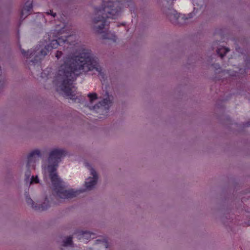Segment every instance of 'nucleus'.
<instances>
[{
    "instance_id": "obj_1",
    "label": "nucleus",
    "mask_w": 250,
    "mask_h": 250,
    "mask_svg": "<svg viewBox=\"0 0 250 250\" xmlns=\"http://www.w3.org/2000/svg\"><path fill=\"white\" fill-rule=\"evenodd\" d=\"M81 71L84 72L96 71L102 78H104V75L99 64L98 58L92 56L89 50H83L79 55L64 62L59 68L57 79L62 82L60 85L61 90L71 99H75V97L72 89L74 87L72 83Z\"/></svg>"
},
{
    "instance_id": "obj_2",
    "label": "nucleus",
    "mask_w": 250,
    "mask_h": 250,
    "mask_svg": "<svg viewBox=\"0 0 250 250\" xmlns=\"http://www.w3.org/2000/svg\"><path fill=\"white\" fill-rule=\"evenodd\" d=\"M132 5V0H102V5L94 8V17L92 19L94 30L98 33H102L105 26L109 25L107 19H115L123 6L130 7Z\"/></svg>"
},
{
    "instance_id": "obj_3",
    "label": "nucleus",
    "mask_w": 250,
    "mask_h": 250,
    "mask_svg": "<svg viewBox=\"0 0 250 250\" xmlns=\"http://www.w3.org/2000/svg\"><path fill=\"white\" fill-rule=\"evenodd\" d=\"M48 170L49 177L53 186L52 196L57 200L72 199L78 195L81 191L73 189H66L65 186L55 172L59 164L49 163Z\"/></svg>"
},
{
    "instance_id": "obj_4",
    "label": "nucleus",
    "mask_w": 250,
    "mask_h": 250,
    "mask_svg": "<svg viewBox=\"0 0 250 250\" xmlns=\"http://www.w3.org/2000/svg\"><path fill=\"white\" fill-rule=\"evenodd\" d=\"M52 195L50 196V198L51 199L50 202L47 197L45 198L43 203L41 204L38 205L35 204L33 200L30 197L26 199V202L28 205H31V207L36 210L39 211H44L49 208L52 205H57L58 204V202L53 201Z\"/></svg>"
},
{
    "instance_id": "obj_5",
    "label": "nucleus",
    "mask_w": 250,
    "mask_h": 250,
    "mask_svg": "<svg viewBox=\"0 0 250 250\" xmlns=\"http://www.w3.org/2000/svg\"><path fill=\"white\" fill-rule=\"evenodd\" d=\"M66 151L62 148H53L49 153L48 163L59 164L62 159L66 156Z\"/></svg>"
},
{
    "instance_id": "obj_6",
    "label": "nucleus",
    "mask_w": 250,
    "mask_h": 250,
    "mask_svg": "<svg viewBox=\"0 0 250 250\" xmlns=\"http://www.w3.org/2000/svg\"><path fill=\"white\" fill-rule=\"evenodd\" d=\"M65 42H69L68 39H63L62 37L58 38L57 40H52L50 44L45 45L43 48L40 50L41 57L43 58L47 54L49 50L53 48H56L59 45L62 46Z\"/></svg>"
},
{
    "instance_id": "obj_7",
    "label": "nucleus",
    "mask_w": 250,
    "mask_h": 250,
    "mask_svg": "<svg viewBox=\"0 0 250 250\" xmlns=\"http://www.w3.org/2000/svg\"><path fill=\"white\" fill-rule=\"evenodd\" d=\"M20 50L22 55L26 57L27 59L34 57V59L31 61V62L34 63H37L42 58H43V57H41V53L40 52V50L41 49H40L39 48L38 49L36 48L35 49H31L30 50H28L27 51L22 48H21Z\"/></svg>"
},
{
    "instance_id": "obj_8",
    "label": "nucleus",
    "mask_w": 250,
    "mask_h": 250,
    "mask_svg": "<svg viewBox=\"0 0 250 250\" xmlns=\"http://www.w3.org/2000/svg\"><path fill=\"white\" fill-rule=\"evenodd\" d=\"M91 174L93 176V177H89L85 182V187L89 190H91L97 184L98 180L97 172L93 168L91 169Z\"/></svg>"
},
{
    "instance_id": "obj_9",
    "label": "nucleus",
    "mask_w": 250,
    "mask_h": 250,
    "mask_svg": "<svg viewBox=\"0 0 250 250\" xmlns=\"http://www.w3.org/2000/svg\"><path fill=\"white\" fill-rule=\"evenodd\" d=\"M192 17L193 14L191 13L188 14L187 16L184 14H179L175 25L182 26L187 24Z\"/></svg>"
},
{
    "instance_id": "obj_10",
    "label": "nucleus",
    "mask_w": 250,
    "mask_h": 250,
    "mask_svg": "<svg viewBox=\"0 0 250 250\" xmlns=\"http://www.w3.org/2000/svg\"><path fill=\"white\" fill-rule=\"evenodd\" d=\"M41 157V153L39 150L35 149L31 152L27 157V167H29L34 163L37 158Z\"/></svg>"
},
{
    "instance_id": "obj_11",
    "label": "nucleus",
    "mask_w": 250,
    "mask_h": 250,
    "mask_svg": "<svg viewBox=\"0 0 250 250\" xmlns=\"http://www.w3.org/2000/svg\"><path fill=\"white\" fill-rule=\"evenodd\" d=\"M111 105V102L108 98L103 99L99 103L93 106L94 109H99L100 108H104L105 110H108Z\"/></svg>"
},
{
    "instance_id": "obj_12",
    "label": "nucleus",
    "mask_w": 250,
    "mask_h": 250,
    "mask_svg": "<svg viewBox=\"0 0 250 250\" xmlns=\"http://www.w3.org/2000/svg\"><path fill=\"white\" fill-rule=\"evenodd\" d=\"M32 9V2L27 1L21 13V20H23L28 15H29L30 14L29 12Z\"/></svg>"
},
{
    "instance_id": "obj_13",
    "label": "nucleus",
    "mask_w": 250,
    "mask_h": 250,
    "mask_svg": "<svg viewBox=\"0 0 250 250\" xmlns=\"http://www.w3.org/2000/svg\"><path fill=\"white\" fill-rule=\"evenodd\" d=\"M179 14L175 10L172 9H168V12L166 13L167 18L174 25L175 24Z\"/></svg>"
},
{
    "instance_id": "obj_14",
    "label": "nucleus",
    "mask_w": 250,
    "mask_h": 250,
    "mask_svg": "<svg viewBox=\"0 0 250 250\" xmlns=\"http://www.w3.org/2000/svg\"><path fill=\"white\" fill-rule=\"evenodd\" d=\"M229 51V49L228 48L221 46L217 49L216 52L221 58H223Z\"/></svg>"
},
{
    "instance_id": "obj_15",
    "label": "nucleus",
    "mask_w": 250,
    "mask_h": 250,
    "mask_svg": "<svg viewBox=\"0 0 250 250\" xmlns=\"http://www.w3.org/2000/svg\"><path fill=\"white\" fill-rule=\"evenodd\" d=\"M63 38V39H65L66 38L68 39L69 42H65L63 43L64 44H74L75 42V40L76 39V36L75 35H69L65 36H62Z\"/></svg>"
},
{
    "instance_id": "obj_16",
    "label": "nucleus",
    "mask_w": 250,
    "mask_h": 250,
    "mask_svg": "<svg viewBox=\"0 0 250 250\" xmlns=\"http://www.w3.org/2000/svg\"><path fill=\"white\" fill-rule=\"evenodd\" d=\"M72 237L69 236L68 237L66 240L63 241V244L62 246L63 247L71 246L72 244Z\"/></svg>"
},
{
    "instance_id": "obj_17",
    "label": "nucleus",
    "mask_w": 250,
    "mask_h": 250,
    "mask_svg": "<svg viewBox=\"0 0 250 250\" xmlns=\"http://www.w3.org/2000/svg\"><path fill=\"white\" fill-rule=\"evenodd\" d=\"M31 176V171L29 169V167H28V169L26 170V171L25 172V182H26V184L28 185V183L29 182V180Z\"/></svg>"
},
{
    "instance_id": "obj_18",
    "label": "nucleus",
    "mask_w": 250,
    "mask_h": 250,
    "mask_svg": "<svg viewBox=\"0 0 250 250\" xmlns=\"http://www.w3.org/2000/svg\"><path fill=\"white\" fill-rule=\"evenodd\" d=\"M89 98L90 102L92 104L93 102L98 99L97 94L96 93H89L87 95Z\"/></svg>"
},
{
    "instance_id": "obj_19",
    "label": "nucleus",
    "mask_w": 250,
    "mask_h": 250,
    "mask_svg": "<svg viewBox=\"0 0 250 250\" xmlns=\"http://www.w3.org/2000/svg\"><path fill=\"white\" fill-rule=\"evenodd\" d=\"M194 6L201 8L204 5V0H192Z\"/></svg>"
},
{
    "instance_id": "obj_20",
    "label": "nucleus",
    "mask_w": 250,
    "mask_h": 250,
    "mask_svg": "<svg viewBox=\"0 0 250 250\" xmlns=\"http://www.w3.org/2000/svg\"><path fill=\"white\" fill-rule=\"evenodd\" d=\"M39 183V180L37 176L34 177V176H32L30 179V181L29 182V185L34 184V183Z\"/></svg>"
},
{
    "instance_id": "obj_21",
    "label": "nucleus",
    "mask_w": 250,
    "mask_h": 250,
    "mask_svg": "<svg viewBox=\"0 0 250 250\" xmlns=\"http://www.w3.org/2000/svg\"><path fill=\"white\" fill-rule=\"evenodd\" d=\"M63 55V54L62 51L58 50L56 51L55 54V57L57 58L58 60H59L62 57Z\"/></svg>"
},
{
    "instance_id": "obj_22",
    "label": "nucleus",
    "mask_w": 250,
    "mask_h": 250,
    "mask_svg": "<svg viewBox=\"0 0 250 250\" xmlns=\"http://www.w3.org/2000/svg\"><path fill=\"white\" fill-rule=\"evenodd\" d=\"M81 234L84 237L85 236L86 239H88V238L90 236V234L86 231H82L81 232Z\"/></svg>"
},
{
    "instance_id": "obj_23",
    "label": "nucleus",
    "mask_w": 250,
    "mask_h": 250,
    "mask_svg": "<svg viewBox=\"0 0 250 250\" xmlns=\"http://www.w3.org/2000/svg\"><path fill=\"white\" fill-rule=\"evenodd\" d=\"M250 68V60H246V66L245 67V71L246 70L249 69Z\"/></svg>"
},
{
    "instance_id": "obj_24",
    "label": "nucleus",
    "mask_w": 250,
    "mask_h": 250,
    "mask_svg": "<svg viewBox=\"0 0 250 250\" xmlns=\"http://www.w3.org/2000/svg\"><path fill=\"white\" fill-rule=\"evenodd\" d=\"M47 14L48 15H52L53 17H55L56 16V14L55 13H53L51 10H50V12H47Z\"/></svg>"
},
{
    "instance_id": "obj_25",
    "label": "nucleus",
    "mask_w": 250,
    "mask_h": 250,
    "mask_svg": "<svg viewBox=\"0 0 250 250\" xmlns=\"http://www.w3.org/2000/svg\"><path fill=\"white\" fill-rule=\"evenodd\" d=\"M24 195H25L26 199L30 197V196H29V193L28 191H25V193H24Z\"/></svg>"
},
{
    "instance_id": "obj_26",
    "label": "nucleus",
    "mask_w": 250,
    "mask_h": 250,
    "mask_svg": "<svg viewBox=\"0 0 250 250\" xmlns=\"http://www.w3.org/2000/svg\"><path fill=\"white\" fill-rule=\"evenodd\" d=\"M244 125H245V126H250V121H248V122H246V123Z\"/></svg>"
},
{
    "instance_id": "obj_27",
    "label": "nucleus",
    "mask_w": 250,
    "mask_h": 250,
    "mask_svg": "<svg viewBox=\"0 0 250 250\" xmlns=\"http://www.w3.org/2000/svg\"><path fill=\"white\" fill-rule=\"evenodd\" d=\"M216 66H215V68H217V67H219V64H216Z\"/></svg>"
},
{
    "instance_id": "obj_28",
    "label": "nucleus",
    "mask_w": 250,
    "mask_h": 250,
    "mask_svg": "<svg viewBox=\"0 0 250 250\" xmlns=\"http://www.w3.org/2000/svg\"><path fill=\"white\" fill-rule=\"evenodd\" d=\"M216 66H215V68H217V67H219V64H216Z\"/></svg>"
}]
</instances>
